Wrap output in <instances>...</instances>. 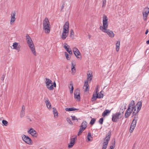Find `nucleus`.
Masks as SVG:
<instances>
[{"label": "nucleus", "instance_id": "17", "mask_svg": "<svg viewBox=\"0 0 149 149\" xmlns=\"http://www.w3.org/2000/svg\"><path fill=\"white\" fill-rule=\"evenodd\" d=\"M64 48L66 50L67 52L70 54H72V52L70 46L66 43L64 44Z\"/></svg>", "mask_w": 149, "mask_h": 149}, {"label": "nucleus", "instance_id": "46", "mask_svg": "<svg viewBox=\"0 0 149 149\" xmlns=\"http://www.w3.org/2000/svg\"><path fill=\"white\" fill-rule=\"evenodd\" d=\"M148 32V30H147L145 32V34H147Z\"/></svg>", "mask_w": 149, "mask_h": 149}, {"label": "nucleus", "instance_id": "30", "mask_svg": "<svg viewBox=\"0 0 149 149\" xmlns=\"http://www.w3.org/2000/svg\"><path fill=\"white\" fill-rule=\"evenodd\" d=\"M70 117H71L72 120L73 121H75L77 120V121H78V120L79 119V118H77L74 116H71Z\"/></svg>", "mask_w": 149, "mask_h": 149}, {"label": "nucleus", "instance_id": "25", "mask_svg": "<svg viewBox=\"0 0 149 149\" xmlns=\"http://www.w3.org/2000/svg\"><path fill=\"white\" fill-rule=\"evenodd\" d=\"M69 88L70 90V93H72L73 92L74 88L73 84L72 83H70L69 86Z\"/></svg>", "mask_w": 149, "mask_h": 149}, {"label": "nucleus", "instance_id": "39", "mask_svg": "<svg viewBox=\"0 0 149 149\" xmlns=\"http://www.w3.org/2000/svg\"><path fill=\"white\" fill-rule=\"evenodd\" d=\"M115 141H114L112 143V145H113L111 146L110 147V148L109 149H113L115 146Z\"/></svg>", "mask_w": 149, "mask_h": 149}, {"label": "nucleus", "instance_id": "34", "mask_svg": "<svg viewBox=\"0 0 149 149\" xmlns=\"http://www.w3.org/2000/svg\"><path fill=\"white\" fill-rule=\"evenodd\" d=\"M100 88V86L99 85H97L96 87L95 90L94 91V93H99V89Z\"/></svg>", "mask_w": 149, "mask_h": 149}, {"label": "nucleus", "instance_id": "31", "mask_svg": "<svg viewBox=\"0 0 149 149\" xmlns=\"http://www.w3.org/2000/svg\"><path fill=\"white\" fill-rule=\"evenodd\" d=\"M65 55L66 57V58L68 60H69L70 59V56L66 52H65Z\"/></svg>", "mask_w": 149, "mask_h": 149}, {"label": "nucleus", "instance_id": "20", "mask_svg": "<svg viewBox=\"0 0 149 149\" xmlns=\"http://www.w3.org/2000/svg\"><path fill=\"white\" fill-rule=\"evenodd\" d=\"M44 100H45V103L46 104L47 107L49 109H50L51 108V104L50 102L49 101L47 97H45Z\"/></svg>", "mask_w": 149, "mask_h": 149}, {"label": "nucleus", "instance_id": "36", "mask_svg": "<svg viewBox=\"0 0 149 149\" xmlns=\"http://www.w3.org/2000/svg\"><path fill=\"white\" fill-rule=\"evenodd\" d=\"M87 138L88 141L91 140V138H92V137L91 136V134L90 132H88V133Z\"/></svg>", "mask_w": 149, "mask_h": 149}, {"label": "nucleus", "instance_id": "47", "mask_svg": "<svg viewBox=\"0 0 149 149\" xmlns=\"http://www.w3.org/2000/svg\"><path fill=\"white\" fill-rule=\"evenodd\" d=\"M146 43L147 44H149V40L146 41Z\"/></svg>", "mask_w": 149, "mask_h": 149}, {"label": "nucleus", "instance_id": "38", "mask_svg": "<svg viewBox=\"0 0 149 149\" xmlns=\"http://www.w3.org/2000/svg\"><path fill=\"white\" fill-rule=\"evenodd\" d=\"M96 120V119L94 118H93L91 119L90 122V124L91 125H93L95 123Z\"/></svg>", "mask_w": 149, "mask_h": 149}, {"label": "nucleus", "instance_id": "4", "mask_svg": "<svg viewBox=\"0 0 149 149\" xmlns=\"http://www.w3.org/2000/svg\"><path fill=\"white\" fill-rule=\"evenodd\" d=\"M43 29L45 33L47 34L50 33L51 26L49 20L47 17H46L43 21Z\"/></svg>", "mask_w": 149, "mask_h": 149}, {"label": "nucleus", "instance_id": "13", "mask_svg": "<svg viewBox=\"0 0 149 149\" xmlns=\"http://www.w3.org/2000/svg\"><path fill=\"white\" fill-rule=\"evenodd\" d=\"M149 13V8H145L143 12V19L144 20H146L147 19Z\"/></svg>", "mask_w": 149, "mask_h": 149}, {"label": "nucleus", "instance_id": "19", "mask_svg": "<svg viewBox=\"0 0 149 149\" xmlns=\"http://www.w3.org/2000/svg\"><path fill=\"white\" fill-rule=\"evenodd\" d=\"M87 80L86 81L88 82V81H91L93 77L92 72L91 71H88L87 72Z\"/></svg>", "mask_w": 149, "mask_h": 149}, {"label": "nucleus", "instance_id": "45", "mask_svg": "<svg viewBox=\"0 0 149 149\" xmlns=\"http://www.w3.org/2000/svg\"><path fill=\"white\" fill-rule=\"evenodd\" d=\"M65 3H63L61 6V11H62V10H63V9L64 8V7H65Z\"/></svg>", "mask_w": 149, "mask_h": 149}, {"label": "nucleus", "instance_id": "41", "mask_svg": "<svg viewBox=\"0 0 149 149\" xmlns=\"http://www.w3.org/2000/svg\"><path fill=\"white\" fill-rule=\"evenodd\" d=\"M2 123L4 125H5L6 126V125L8 123V122L7 121H6L5 120H2Z\"/></svg>", "mask_w": 149, "mask_h": 149}, {"label": "nucleus", "instance_id": "49", "mask_svg": "<svg viewBox=\"0 0 149 149\" xmlns=\"http://www.w3.org/2000/svg\"><path fill=\"white\" fill-rule=\"evenodd\" d=\"M102 92H103V91H100V93H102Z\"/></svg>", "mask_w": 149, "mask_h": 149}, {"label": "nucleus", "instance_id": "6", "mask_svg": "<svg viewBox=\"0 0 149 149\" xmlns=\"http://www.w3.org/2000/svg\"><path fill=\"white\" fill-rule=\"evenodd\" d=\"M46 87L49 90H52L54 89V87H56V84L55 81L53 84L51 80L46 79Z\"/></svg>", "mask_w": 149, "mask_h": 149}, {"label": "nucleus", "instance_id": "48", "mask_svg": "<svg viewBox=\"0 0 149 149\" xmlns=\"http://www.w3.org/2000/svg\"><path fill=\"white\" fill-rule=\"evenodd\" d=\"M141 106H142V103H141V101H140V109H141Z\"/></svg>", "mask_w": 149, "mask_h": 149}, {"label": "nucleus", "instance_id": "35", "mask_svg": "<svg viewBox=\"0 0 149 149\" xmlns=\"http://www.w3.org/2000/svg\"><path fill=\"white\" fill-rule=\"evenodd\" d=\"M111 130H110L109 131L108 133L106 135V138H108V139H110V137H111Z\"/></svg>", "mask_w": 149, "mask_h": 149}, {"label": "nucleus", "instance_id": "33", "mask_svg": "<svg viewBox=\"0 0 149 149\" xmlns=\"http://www.w3.org/2000/svg\"><path fill=\"white\" fill-rule=\"evenodd\" d=\"M68 123L70 124L71 125H73V123L72 122L71 119L70 118H67L66 119Z\"/></svg>", "mask_w": 149, "mask_h": 149}, {"label": "nucleus", "instance_id": "18", "mask_svg": "<svg viewBox=\"0 0 149 149\" xmlns=\"http://www.w3.org/2000/svg\"><path fill=\"white\" fill-rule=\"evenodd\" d=\"M76 138H72L70 139V142L68 144V147L70 148L74 145Z\"/></svg>", "mask_w": 149, "mask_h": 149}, {"label": "nucleus", "instance_id": "37", "mask_svg": "<svg viewBox=\"0 0 149 149\" xmlns=\"http://www.w3.org/2000/svg\"><path fill=\"white\" fill-rule=\"evenodd\" d=\"M74 33L73 29H72L70 30V37H74Z\"/></svg>", "mask_w": 149, "mask_h": 149}, {"label": "nucleus", "instance_id": "12", "mask_svg": "<svg viewBox=\"0 0 149 149\" xmlns=\"http://www.w3.org/2000/svg\"><path fill=\"white\" fill-rule=\"evenodd\" d=\"M23 140L26 143L29 145H31L32 143V141L31 139L28 136L23 135L22 136Z\"/></svg>", "mask_w": 149, "mask_h": 149}, {"label": "nucleus", "instance_id": "8", "mask_svg": "<svg viewBox=\"0 0 149 149\" xmlns=\"http://www.w3.org/2000/svg\"><path fill=\"white\" fill-rule=\"evenodd\" d=\"M72 50L77 59L81 60L82 58V55L79 50L77 48L74 47L72 49Z\"/></svg>", "mask_w": 149, "mask_h": 149}, {"label": "nucleus", "instance_id": "3", "mask_svg": "<svg viewBox=\"0 0 149 149\" xmlns=\"http://www.w3.org/2000/svg\"><path fill=\"white\" fill-rule=\"evenodd\" d=\"M26 37L27 43L31 52L34 56H36L37 55V53L36 51L34 45L31 39L28 35H26Z\"/></svg>", "mask_w": 149, "mask_h": 149}, {"label": "nucleus", "instance_id": "28", "mask_svg": "<svg viewBox=\"0 0 149 149\" xmlns=\"http://www.w3.org/2000/svg\"><path fill=\"white\" fill-rule=\"evenodd\" d=\"M53 112L54 117H55L56 116L57 117L58 116V113L55 108H53Z\"/></svg>", "mask_w": 149, "mask_h": 149}, {"label": "nucleus", "instance_id": "5", "mask_svg": "<svg viewBox=\"0 0 149 149\" xmlns=\"http://www.w3.org/2000/svg\"><path fill=\"white\" fill-rule=\"evenodd\" d=\"M69 24L68 22H66L63 26L61 38L63 40H65L68 36L69 33Z\"/></svg>", "mask_w": 149, "mask_h": 149}, {"label": "nucleus", "instance_id": "16", "mask_svg": "<svg viewBox=\"0 0 149 149\" xmlns=\"http://www.w3.org/2000/svg\"><path fill=\"white\" fill-rule=\"evenodd\" d=\"M89 85L87 81H85L83 90L85 92H88L89 90Z\"/></svg>", "mask_w": 149, "mask_h": 149}, {"label": "nucleus", "instance_id": "22", "mask_svg": "<svg viewBox=\"0 0 149 149\" xmlns=\"http://www.w3.org/2000/svg\"><path fill=\"white\" fill-rule=\"evenodd\" d=\"M120 41H118L116 44V49L117 52H118L120 49Z\"/></svg>", "mask_w": 149, "mask_h": 149}, {"label": "nucleus", "instance_id": "44", "mask_svg": "<svg viewBox=\"0 0 149 149\" xmlns=\"http://www.w3.org/2000/svg\"><path fill=\"white\" fill-rule=\"evenodd\" d=\"M105 140L106 143H107L108 144V143L109 142V141L110 139L108 138H105L104 139Z\"/></svg>", "mask_w": 149, "mask_h": 149}, {"label": "nucleus", "instance_id": "42", "mask_svg": "<svg viewBox=\"0 0 149 149\" xmlns=\"http://www.w3.org/2000/svg\"><path fill=\"white\" fill-rule=\"evenodd\" d=\"M103 118H100L99 120V122L100 124H102L103 122Z\"/></svg>", "mask_w": 149, "mask_h": 149}, {"label": "nucleus", "instance_id": "32", "mask_svg": "<svg viewBox=\"0 0 149 149\" xmlns=\"http://www.w3.org/2000/svg\"><path fill=\"white\" fill-rule=\"evenodd\" d=\"M107 145V143H106V142H104L102 148L103 149H106Z\"/></svg>", "mask_w": 149, "mask_h": 149}, {"label": "nucleus", "instance_id": "2", "mask_svg": "<svg viewBox=\"0 0 149 149\" xmlns=\"http://www.w3.org/2000/svg\"><path fill=\"white\" fill-rule=\"evenodd\" d=\"M140 102H138L135 106H134V101H132L129 104L127 110L125 114V117L128 118L132 111L135 114L137 113L140 110Z\"/></svg>", "mask_w": 149, "mask_h": 149}, {"label": "nucleus", "instance_id": "43", "mask_svg": "<svg viewBox=\"0 0 149 149\" xmlns=\"http://www.w3.org/2000/svg\"><path fill=\"white\" fill-rule=\"evenodd\" d=\"M106 2V0H103V3L102 7H103L105 6Z\"/></svg>", "mask_w": 149, "mask_h": 149}, {"label": "nucleus", "instance_id": "10", "mask_svg": "<svg viewBox=\"0 0 149 149\" xmlns=\"http://www.w3.org/2000/svg\"><path fill=\"white\" fill-rule=\"evenodd\" d=\"M104 94H93L91 98V101L93 102L95 101L97 98H102Z\"/></svg>", "mask_w": 149, "mask_h": 149}, {"label": "nucleus", "instance_id": "11", "mask_svg": "<svg viewBox=\"0 0 149 149\" xmlns=\"http://www.w3.org/2000/svg\"><path fill=\"white\" fill-rule=\"evenodd\" d=\"M20 47L19 43L16 42H13L12 46L11 47L12 49L16 50L18 52L20 51Z\"/></svg>", "mask_w": 149, "mask_h": 149}, {"label": "nucleus", "instance_id": "21", "mask_svg": "<svg viewBox=\"0 0 149 149\" xmlns=\"http://www.w3.org/2000/svg\"><path fill=\"white\" fill-rule=\"evenodd\" d=\"M76 64L75 62H72L71 63V70L73 74H74L75 72Z\"/></svg>", "mask_w": 149, "mask_h": 149}, {"label": "nucleus", "instance_id": "14", "mask_svg": "<svg viewBox=\"0 0 149 149\" xmlns=\"http://www.w3.org/2000/svg\"><path fill=\"white\" fill-rule=\"evenodd\" d=\"M10 23L11 25L14 24L16 20V13L15 12L12 13L10 15Z\"/></svg>", "mask_w": 149, "mask_h": 149}, {"label": "nucleus", "instance_id": "24", "mask_svg": "<svg viewBox=\"0 0 149 149\" xmlns=\"http://www.w3.org/2000/svg\"><path fill=\"white\" fill-rule=\"evenodd\" d=\"M25 107L24 106H23L22 107V110L20 113V116L21 118H23L25 115Z\"/></svg>", "mask_w": 149, "mask_h": 149}, {"label": "nucleus", "instance_id": "7", "mask_svg": "<svg viewBox=\"0 0 149 149\" xmlns=\"http://www.w3.org/2000/svg\"><path fill=\"white\" fill-rule=\"evenodd\" d=\"M122 116L121 113L120 112H117L112 115V120L114 122H116Z\"/></svg>", "mask_w": 149, "mask_h": 149}, {"label": "nucleus", "instance_id": "26", "mask_svg": "<svg viewBox=\"0 0 149 149\" xmlns=\"http://www.w3.org/2000/svg\"><path fill=\"white\" fill-rule=\"evenodd\" d=\"M137 120V119L136 118H134L131 124V126H133V127H135L136 126Z\"/></svg>", "mask_w": 149, "mask_h": 149}, {"label": "nucleus", "instance_id": "9", "mask_svg": "<svg viewBox=\"0 0 149 149\" xmlns=\"http://www.w3.org/2000/svg\"><path fill=\"white\" fill-rule=\"evenodd\" d=\"M87 123L86 121L84 120L81 124L79 129L78 135L79 136L86 129L87 127Z\"/></svg>", "mask_w": 149, "mask_h": 149}, {"label": "nucleus", "instance_id": "15", "mask_svg": "<svg viewBox=\"0 0 149 149\" xmlns=\"http://www.w3.org/2000/svg\"><path fill=\"white\" fill-rule=\"evenodd\" d=\"M28 133L31 134V136L34 137H37L36 132L33 129L31 128L28 131Z\"/></svg>", "mask_w": 149, "mask_h": 149}, {"label": "nucleus", "instance_id": "1", "mask_svg": "<svg viewBox=\"0 0 149 149\" xmlns=\"http://www.w3.org/2000/svg\"><path fill=\"white\" fill-rule=\"evenodd\" d=\"M108 18L105 15L102 17V25L100 26V30L102 32L106 33L109 37L113 38L115 36V34L113 31L108 29Z\"/></svg>", "mask_w": 149, "mask_h": 149}, {"label": "nucleus", "instance_id": "29", "mask_svg": "<svg viewBox=\"0 0 149 149\" xmlns=\"http://www.w3.org/2000/svg\"><path fill=\"white\" fill-rule=\"evenodd\" d=\"M74 98L80 101V97L79 94H74Z\"/></svg>", "mask_w": 149, "mask_h": 149}, {"label": "nucleus", "instance_id": "27", "mask_svg": "<svg viewBox=\"0 0 149 149\" xmlns=\"http://www.w3.org/2000/svg\"><path fill=\"white\" fill-rule=\"evenodd\" d=\"M77 109L74 107L67 108L65 109V110L66 111H72L76 110Z\"/></svg>", "mask_w": 149, "mask_h": 149}, {"label": "nucleus", "instance_id": "40", "mask_svg": "<svg viewBox=\"0 0 149 149\" xmlns=\"http://www.w3.org/2000/svg\"><path fill=\"white\" fill-rule=\"evenodd\" d=\"M135 127H134L133 126H130V133H132Z\"/></svg>", "mask_w": 149, "mask_h": 149}, {"label": "nucleus", "instance_id": "23", "mask_svg": "<svg viewBox=\"0 0 149 149\" xmlns=\"http://www.w3.org/2000/svg\"><path fill=\"white\" fill-rule=\"evenodd\" d=\"M111 112V111L108 109L105 110L102 113V115L103 117H105L107 116Z\"/></svg>", "mask_w": 149, "mask_h": 149}]
</instances>
